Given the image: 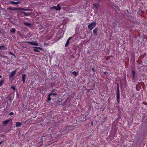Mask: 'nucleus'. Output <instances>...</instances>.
<instances>
[{
    "label": "nucleus",
    "mask_w": 147,
    "mask_h": 147,
    "mask_svg": "<svg viewBox=\"0 0 147 147\" xmlns=\"http://www.w3.org/2000/svg\"><path fill=\"white\" fill-rule=\"evenodd\" d=\"M96 22H94L91 24H89L88 26V28L89 30H92L96 26Z\"/></svg>",
    "instance_id": "obj_1"
},
{
    "label": "nucleus",
    "mask_w": 147,
    "mask_h": 147,
    "mask_svg": "<svg viewBox=\"0 0 147 147\" xmlns=\"http://www.w3.org/2000/svg\"><path fill=\"white\" fill-rule=\"evenodd\" d=\"M27 43H29L31 45H34L36 46H37L38 45V43L35 41H33V42H26Z\"/></svg>",
    "instance_id": "obj_2"
},
{
    "label": "nucleus",
    "mask_w": 147,
    "mask_h": 147,
    "mask_svg": "<svg viewBox=\"0 0 147 147\" xmlns=\"http://www.w3.org/2000/svg\"><path fill=\"white\" fill-rule=\"evenodd\" d=\"M9 2L12 4H14L15 5L20 4L21 3V2L20 1L14 2L11 1H9Z\"/></svg>",
    "instance_id": "obj_3"
},
{
    "label": "nucleus",
    "mask_w": 147,
    "mask_h": 147,
    "mask_svg": "<svg viewBox=\"0 0 147 147\" xmlns=\"http://www.w3.org/2000/svg\"><path fill=\"white\" fill-rule=\"evenodd\" d=\"M52 9H54L57 10H60L61 9V8L59 6V4L57 5V6H53L51 8Z\"/></svg>",
    "instance_id": "obj_4"
},
{
    "label": "nucleus",
    "mask_w": 147,
    "mask_h": 147,
    "mask_svg": "<svg viewBox=\"0 0 147 147\" xmlns=\"http://www.w3.org/2000/svg\"><path fill=\"white\" fill-rule=\"evenodd\" d=\"M16 70L13 71L9 75V79L11 78L14 75L16 74Z\"/></svg>",
    "instance_id": "obj_5"
},
{
    "label": "nucleus",
    "mask_w": 147,
    "mask_h": 147,
    "mask_svg": "<svg viewBox=\"0 0 147 147\" xmlns=\"http://www.w3.org/2000/svg\"><path fill=\"white\" fill-rule=\"evenodd\" d=\"M116 98L117 102L119 103L120 102V93L117 92Z\"/></svg>",
    "instance_id": "obj_6"
},
{
    "label": "nucleus",
    "mask_w": 147,
    "mask_h": 147,
    "mask_svg": "<svg viewBox=\"0 0 147 147\" xmlns=\"http://www.w3.org/2000/svg\"><path fill=\"white\" fill-rule=\"evenodd\" d=\"M9 9L11 10L18 11V10H19V9H21V8H15L12 7H10L9 8Z\"/></svg>",
    "instance_id": "obj_7"
},
{
    "label": "nucleus",
    "mask_w": 147,
    "mask_h": 147,
    "mask_svg": "<svg viewBox=\"0 0 147 147\" xmlns=\"http://www.w3.org/2000/svg\"><path fill=\"white\" fill-rule=\"evenodd\" d=\"M22 81L23 83L25 82L26 78V75L25 74H23L22 75Z\"/></svg>",
    "instance_id": "obj_8"
},
{
    "label": "nucleus",
    "mask_w": 147,
    "mask_h": 147,
    "mask_svg": "<svg viewBox=\"0 0 147 147\" xmlns=\"http://www.w3.org/2000/svg\"><path fill=\"white\" fill-rule=\"evenodd\" d=\"M98 29L97 28H96L93 30V33L95 36L97 35Z\"/></svg>",
    "instance_id": "obj_9"
},
{
    "label": "nucleus",
    "mask_w": 147,
    "mask_h": 147,
    "mask_svg": "<svg viewBox=\"0 0 147 147\" xmlns=\"http://www.w3.org/2000/svg\"><path fill=\"white\" fill-rule=\"evenodd\" d=\"M71 38V37H70L67 40L66 43L65 44V47H67L68 46L69 43V41L70 39Z\"/></svg>",
    "instance_id": "obj_10"
},
{
    "label": "nucleus",
    "mask_w": 147,
    "mask_h": 147,
    "mask_svg": "<svg viewBox=\"0 0 147 147\" xmlns=\"http://www.w3.org/2000/svg\"><path fill=\"white\" fill-rule=\"evenodd\" d=\"M10 120H11L10 119H9L3 121V123L4 124H6L7 123H8V122H10Z\"/></svg>",
    "instance_id": "obj_11"
},
{
    "label": "nucleus",
    "mask_w": 147,
    "mask_h": 147,
    "mask_svg": "<svg viewBox=\"0 0 147 147\" xmlns=\"http://www.w3.org/2000/svg\"><path fill=\"white\" fill-rule=\"evenodd\" d=\"M93 6L94 7H95L96 9H98L99 7V5L98 3L94 4Z\"/></svg>",
    "instance_id": "obj_12"
},
{
    "label": "nucleus",
    "mask_w": 147,
    "mask_h": 147,
    "mask_svg": "<svg viewBox=\"0 0 147 147\" xmlns=\"http://www.w3.org/2000/svg\"><path fill=\"white\" fill-rule=\"evenodd\" d=\"M21 123H20V122H17L16 123V127H20L21 126Z\"/></svg>",
    "instance_id": "obj_13"
},
{
    "label": "nucleus",
    "mask_w": 147,
    "mask_h": 147,
    "mask_svg": "<svg viewBox=\"0 0 147 147\" xmlns=\"http://www.w3.org/2000/svg\"><path fill=\"white\" fill-rule=\"evenodd\" d=\"M24 24L26 26H29L31 25V24L24 22Z\"/></svg>",
    "instance_id": "obj_14"
},
{
    "label": "nucleus",
    "mask_w": 147,
    "mask_h": 147,
    "mask_svg": "<svg viewBox=\"0 0 147 147\" xmlns=\"http://www.w3.org/2000/svg\"><path fill=\"white\" fill-rule=\"evenodd\" d=\"M136 73L135 71H133L132 72V74H131L133 78H134L135 76V74Z\"/></svg>",
    "instance_id": "obj_15"
},
{
    "label": "nucleus",
    "mask_w": 147,
    "mask_h": 147,
    "mask_svg": "<svg viewBox=\"0 0 147 147\" xmlns=\"http://www.w3.org/2000/svg\"><path fill=\"white\" fill-rule=\"evenodd\" d=\"M4 82L5 81L4 80H3L0 82V87L4 84Z\"/></svg>",
    "instance_id": "obj_16"
},
{
    "label": "nucleus",
    "mask_w": 147,
    "mask_h": 147,
    "mask_svg": "<svg viewBox=\"0 0 147 147\" xmlns=\"http://www.w3.org/2000/svg\"><path fill=\"white\" fill-rule=\"evenodd\" d=\"M73 74L75 76H77L78 75V73H77L76 71H74L73 72Z\"/></svg>",
    "instance_id": "obj_17"
},
{
    "label": "nucleus",
    "mask_w": 147,
    "mask_h": 147,
    "mask_svg": "<svg viewBox=\"0 0 147 147\" xmlns=\"http://www.w3.org/2000/svg\"><path fill=\"white\" fill-rule=\"evenodd\" d=\"M51 94H49L48 95V97L47 98L48 100L47 101H49L51 100Z\"/></svg>",
    "instance_id": "obj_18"
},
{
    "label": "nucleus",
    "mask_w": 147,
    "mask_h": 147,
    "mask_svg": "<svg viewBox=\"0 0 147 147\" xmlns=\"http://www.w3.org/2000/svg\"><path fill=\"white\" fill-rule=\"evenodd\" d=\"M16 31V29L15 28H12L11 29V31L12 33Z\"/></svg>",
    "instance_id": "obj_19"
},
{
    "label": "nucleus",
    "mask_w": 147,
    "mask_h": 147,
    "mask_svg": "<svg viewBox=\"0 0 147 147\" xmlns=\"http://www.w3.org/2000/svg\"><path fill=\"white\" fill-rule=\"evenodd\" d=\"M117 92H119V86L118 84H117Z\"/></svg>",
    "instance_id": "obj_20"
},
{
    "label": "nucleus",
    "mask_w": 147,
    "mask_h": 147,
    "mask_svg": "<svg viewBox=\"0 0 147 147\" xmlns=\"http://www.w3.org/2000/svg\"><path fill=\"white\" fill-rule=\"evenodd\" d=\"M4 49H5V46L4 45L0 46V50H3Z\"/></svg>",
    "instance_id": "obj_21"
},
{
    "label": "nucleus",
    "mask_w": 147,
    "mask_h": 147,
    "mask_svg": "<svg viewBox=\"0 0 147 147\" xmlns=\"http://www.w3.org/2000/svg\"><path fill=\"white\" fill-rule=\"evenodd\" d=\"M25 10V11H27V10H28V9H26L21 8V9H19V10Z\"/></svg>",
    "instance_id": "obj_22"
},
{
    "label": "nucleus",
    "mask_w": 147,
    "mask_h": 147,
    "mask_svg": "<svg viewBox=\"0 0 147 147\" xmlns=\"http://www.w3.org/2000/svg\"><path fill=\"white\" fill-rule=\"evenodd\" d=\"M33 48H36L37 49H40V50H42V48L40 47H34Z\"/></svg>",
    "instance_id": "obj_23"
},
{
    "label": "nucleus",
    "mask_w": 147,
    "mask_h": 147,
    "mask_svg": "<svg viewBox=\"0 0 147 147\" xmlns=\"http://www.w3.org/2000/svg\"><path fill=\"white\" fill-rule=\"evenodd\" d=\"M8 100L9 101H10V103L11 102V101H12V99H11V96H10L9 97V98H8Z\"/></svg>",
    "instance_id": "obj_24"
},
{
    "label": "nucleus",
    "mask_w": 147,
    "mask_h": 147,
    "mask_svg": "<svg viewBox=\"0 0 147 147\" xmlns=\"http://www.w3.org/2000/svg\"><path fill=\"white\" fill-rule=\"evenodd\" d=\"M22 13L25 15L26 16H28L29 15V14L28 13H26V12H22Z\"/></svg>",
    "instance_id": "obj_25"
},
{
    "label": "nucleus",
    "mask_w": 147,
    "mask_h": 147,
    "mask_svg": "<svg viewBox=\"0 0 147 147\" xmlns=\"http://www.w3.org/2000/svg\"><path fill=\"white\" fill-rule=\"evenodd\" d=\"M33 50L34 51L37 52H39V51H38V49H34Z\"/></svg>",
    "instance_id": "obj_26"
},
{
    "label": "nucleus",
    "mask_w": 147,
    "mask_h": 147,
    "mask_svg": "<svg viewBox=\"0 0 147 147\" xmlns=\"http://www.w3.org/2000/svg\"><path fill=\"white\" fill-rule=\"evenodd\" d=\"M51 94V96L52 95H54V96H56V95H57V94L56 93H52V94Z\"/></svg>",
    "instance_id": "obj_27"
},
{
    "label": "nucleus",
    "mask_w": 147,
    "mask_h": 147,
    "mask_svg": "<svg viewBox=\"0 0 147 147\" xmlns=\"http://www.w3.org/2000/svg\"><path fill=\"white\" fill-rule=\"evenodd\" d=\"M13 115V113L12 112H11L9 114L10 115Z\"/></svg>",
    "instance_id": "obj_28"
},
{
    "label": "nucleus",
    "mask_w": 147,
    "mask_h": 147,
    "mask_svg": "<svg viewBox=\"0 0 147 147\" xmlns=\"http://www.w3.org/2000/svg\"><path fill=\"white\" fill-rule=\"evenodd\" d=\"M56 90L55 89H53L52 91H51V92L52 93H53V92H54Z\"/></svg>",
    "instance_id": "obj_29"
},
{
    "label": "nucleus",
    "mask_w": 147,
    "mask_h": 147,
    "mask_svg": "<svg viewBox=\"0 0 147 147\" xmlns=\"http://www.w3.org/2000/svg\"><path fill=\"white\" fill-rule=\"evenodd\" d=\"M9 53L11 55H14L13 54V53L12 52H10Z\"/></svg>",
    "instance_id": "obj_30"
},
{
    "label": "nucleus",
    "mask_w": 147,
    "mask_h": 147,
    "mask_svg": "<svg viewBox=\"0 0 147 147\" xmlns=\"http://www.w3.org/2000/svg\"><path fill=\"white\" fill-rule=\"evenodd\" d=\"M11 88L13 90H14L15 89V87H13V86H12L11 87Z\"/></svg>",
    "instance_id": "obj_31"
},
{
    "label": "nucleus",
    "mask_w": 147,
    "mask_h": 147,
    "mask_svg": "<svg viewBox=\"0 0 147 147\" xmlns=\"http://www.w3.org/2000/svg\"><path fill=\"white\" fill-rule=\"evenodd\" d=\"M104 73L105 74H106L107 73V71H105L104 72Z\"/></svg>",
    "instance_id": "obj_32"
},
{
    "label": "nucleus",
    "mask_w": 147,
    "mask_h": 147,
    "mask_svg": "<svg viewBox=\"0 0 147 147\" xmlns=\"http://www.w3.org/2000/svg\"><path fill=\"white\" fill-rule=\"evenodd\" d=\"M92 69L93 71H94V68H92Z\"/></svg>",
    "instance_id": "obj_33"
},
{
    "label": "nucleus",
    "mask_w": 147,
    "mask_h": 147,
    "mask_svg": "<svg viewBox=\"0 0 147 147\" xmlns=\"http://www.w3.org/2000/svg\"><path fill=\"white\" fill-rule=\"evenodd\" d=\"M2 78V76L1 75H0V78Z\"/></svg>",
    "instance_id": "obj_34"
},
{
    "label": "nucleus",
    "mask_w": 147,
    "mask_h": 147,
    "mask_svg": "<svg viewBox=\"0 0 147 147\" xmlns=\"http://www.w3.org/2000/svg\"><path fill=\"white\" fill-rule=\"evenodd\" d=\"M16 24V25H17V24Z\"/></svg>",
    "instance_id": "obj_35"
},
{
    "label": "nucleus",
    "mask_w": 147,
    "mask_h": 147,
    "mask_svg": "<svg viewBox=\"0 0 147 147\" xmlns=\"http://www.w3.org/2000/svg\"><path fill=\"white\" fill-rule=\"evenodd\" d=\"M92 123H92H92L91 124H92Z\"/></svg>",
    "instance_id": "obj_36"
}]
</instances>
